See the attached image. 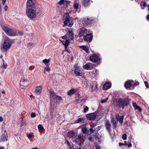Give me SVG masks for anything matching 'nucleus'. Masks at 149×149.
I'll use <instances>...</instances> for the list:
<instances>
[{
    "label": "nucleus",
    "mask_w": 149,
    "mask_h": 149,
    "mask_svg": "<svg viewBox=\"0 0 149 149\" xmlns=\"http://www.w3.org/2000/svg\"><path fill=\"white\" fill-rule=\"evenodd\" d=\"M66 31H68L66 35L61 37L62 39L65 40V42L63 40L60 39L59 40V41L61 42L62 43V45L64 46L65 51L70 54L71 52L68 50L67 47L69 45L70 41L72 40L74 38L72 30L71 29L67 28Z\"/></svg>",
    "instance_id": "nucleus-1"
},
{
    "label": "nucleus",
    "mask_w": 149,
    "mask_h": 149,
    "mask_svg": "<svg viewBox=\"0 0 149 149\" xmlns=\"http://www.w3.org/2000/svg\"><path fill=\"white\" fill-rule=\"evenodd\" d=\"M49 93L51 105L52 109H54L56 107L57 104H59L61 102L62 98L61 96L56 95L53 90H50Z\"/></svg>",
    "instance_id": "nucleus-2"
},
{
    "label": "nucleus",
    "mask_w": 149,
    "mask_h": 149,
    "mask_svg": "<svg viewBox=\"0 0 149 149\" xmlns=\"http://www.w3.org/2000/svg\"><path fill=\"white\" fill-rule=\"evenodd\" d=\"M2 27L3 31L9 36H22L23 35V33L21 31L14 30L5 26H3Z\"/></svg>",
    "instance_id": "nucleus-3"
},
{
    "label": "nucleus",
    "mask_w": 149,
    "mask_h": 149,
    "mask_svg": "<svg viewBox=\"0 0 149 149\" xmlns=\"http://www.w3.org/2000/svg\"><path fill=\"white\" fill-rule=\"evenodd\" d=\"M65 17V19L64 21V24L63 26L64 27L66 25L69 27H72L73 24V19L69 15L68 13H66L64 14Z\"/></svg>",
    "instance_id": "nucleus-4"
},
{
    "label": "nucleus",
    "mask_w": 149,
    "mask_h": 149,
    "mask_svg": "<svg viewBox=\"0 0 149 149\" xmlns=\"http://www.w3.org/2000/svg\"><path fill=\"white\" fill-rule=\"evenodd\" d=\"M26 14L29 18L32 19L36 17L37 13L34 8L27 9Z\"/></svg>",
    "instance_id": "nucleus-5"
},
{
    "label": "nucleus",
    "mask_w": 149,
    "mask_h": 149,
    "mask_svg": "<svg viewBox=\"0 0 149 149\" xmlns=\"http://www.w3.org/2000/svg\"><path fill=\"white\" fill-rule=\"evenodd\" d=\"M129 102L128 99L125 98L123 100L122 98L118 99L117 102V105L120 107H122L123 109L124 106H126Z\"/></svg>",
    "instance_id": "nucleus-6"
},
{
    "label": "nucleus",
    "mask_w": 149,
    "mask_h": 149,
    "mask_svg": "<svg viewBox=\"0 0 149 149\" xmlns=\"http://www.w3.org/2000/svg\"><path fill=\"white\" fill-rule=\"evenodd\" d=\"M13 40H11L9 38H6L4 40L3 45V48L5 49H8L11 47L12 43L13 42Z\"/></svg>",
    "instance_id": "nucleus-7"
},
{
    "label": "nucleus",
    "mask_w": 149,
    "mask_h": 149,
    "mask_svg": "<svg viewBox=\"0 0 149 149\" xmlns=\"http://www.w3.org/2000/svg\"><path fill=\"white\" fill-rule=\"evenodd\" d=\"M35 0H27L26 4L27 9L34 8Z\"/></svg>",
    "instance_id": "nucleus-8"
},
{
    "label": "nucleus",
    "mask_w": 149,
    "mask_h": 149,
    "mask_svg": "<svg viewBox=\"0 0 149 149\" xmlns=\"http://www.w3.org/2000/svg\"><path fill=\"white\" fill-rule=\"evenodd\" d=\"M20 87L23 89L25 86H26L28 85V81L25 78L23 77L22 78L20 81Z\"/></svg>",
    "instance_id": "nucleus-9"
},
{
    "label": "nucleus",
    "mask_w": 149,
    "mask_h": 149,
    "mask_svg": "<svg viewBox=\"0 0 149 149\" xmlns=\"http://www.w3.org/2000/svg\"><path fill=\"white\" fill-rule=\"evenodd\" d=\"M74 72L77 76H82L83 75L81 68L79 66H77L75 68Z\"/></svg>",
    "instance_id": "nucleus-10"
},
{
    "label": "nucleus",
    "mask_w": 149,
    "mask_h": 149,
    "mask_svg": "<svg viewBox=\"0 0 149 149\" xmlns=\"http://www.w3.org/2000/svg\"><path fill=\"white\" fill-rule=\"evenodd\" d=\"M96 117V114L95 112L88 114L86 115V118L87 119L90 120H94Z\"/></svg>",
    "instance_id": "nucleus-11"
},
{
    "label": "nucleus",
    "mask_w": 149,
    "mask_h": 149,
    "mask_svg": "<svg viewBox=\"0 0 149 149\" xmlns=\"http://www.w3.org/2000/svg\"><path fill=\"white\" fill-rule=\"evenodd\" d=\"M42 86H36L35 88V93L37 95H40L42 93Z\"/></svg>",
    "instance_id": "nucleus-12"
},
{
    "label": "nucleus",
    "mask_w": 149,
    "mask_h": 149,
    "mask_svg": "<svg viewBox=\"0 0 149 149\" xmlns=\"http://www.w3.org/2000/svg\"><path fill=\"white\" fill-rule=\"evenodd\" d=\"M133 83V81L132 80H128L126 81L125 83L124 86L125 87L128 89L130 88L132 84Z\"/></svg>",
    "instance_id": "nucleus-13"
},
{
    "label": "nucleus",
    "mask_w": 149,
    "mask_h": 149,
    "mask_svg": "<svg viewBox=\"0 0 149 149\" xmlns=\"http://www.w3.org/2000/svg\"><path fill=\"white\" fill-rule=\"evenodd\" d=\"M87 29L85 28H82L80 31L79 33V35L80 37L83 36L84 34L87 33Z\"/></svg>",
    "instance_id": "nucleus-14"
},
{
    "label": "nucleus",
    "mask_w": 149,
    "mask_h": 149,
    "mask_svg": "<svg viewBox=\"0 0 149 149\" xmlns=\"http://www.w3.org/2000/svg\"><path fill=\"white\" fill-rule=\"evenodd\" d=\"M116 117L117 120L121 124L123 123L124 118V116H119L118 114L116 115Z\"/></svg>",
    "instance_id": "nucleus-15"
},
{
    "label": "nucleus",
    "mask_w": 149,
    "mask_h": 149,
    "mask_svg": "<svg viewBox=\"0 0 149 149\" xmlns=\"http://www.w3.org/2000/svg\"><path fill=\"white\" fill-rule=\"evenodd\" d=\"M92 38L93 37L92 35L90 34H88L84 37V39L85 40L91 42Z\"/></svg>",
    "instance_id": "nucleus-16"
},
{
    "label": "nucleus",
    "mask_w": 149,
    "mask_h": 149,
    "mask_svg": "<svg viewBox=\"0 0 149 149\" xmlns=\"http://www.w3.org/2000/svg\"><path fill=\"white\" fill-rule=\"evenodd\" d=\"M105 126L106 127V129L107 131L109 133H110L111 125H110V122L109 120H107L106 121L105 123Z\"/></svg>",
    "instance_id": "nucleus-17"
},
{
    "label": "nucleus",
    "mask_w": 149,
    "mask_h": 149,
    "mask_svg": "<svg viewBox=\"0 0 149 149\" xmlns=\"http://www.w3.org/2000/svg\"><path fill=\"white\" fill-rule=\"evenodd\" d=\"M98 59L99 58L98 56L95 55L91 56L90 57V59L91 60L94 62H97Z\"/></svg>",
    "instance_id": "nucleus-18"
},
{
    "label": "nucleus",
    "mask_w": 149,
    "mask_h": 149,
    "mask_svg": "<svg viewBox=\"0 0 149 149\" xmlns=\"http://www.w3.org/2000/svg\"><path fill=\"white\" fill-rule=\"evenodd\" d=\"M111 84L110 82L106 83L103 85V88L104 90H106L110 88L111 86Z\"/></svg>",
    "instance_id": "nucleus-19"
},
{
    "label": "nucleus",
    "mask_w": 149,
    "mask_h": 149,
    "mask_svg": "<svg viewBox=\"0 0 149 149\" xmlns=\"http://www.w3.org/2000/svg\"><path fill=\"white\" fill-rule=\"evenodd\" d=\"M4 133L2 136L1 140V141H5L7 140V133L6 130L4 131Z\"/></svg>",
    "instance_id": "nucleus-20"
},
{
    "label": "nucleus",
    "mask_w": 149,
    "mask_h": 149,
    "mask_svg": "<svg viewBox=\"0 0 149 149\" xmlns=\"http://www.w3.org/2000/svg\"><path fill=\"white\" fill-rule=\"evenodd\" d=\"M91 22V20L88 18H85L83 19V23L84 25H87L90 23Z\"/></svg>",
    "instance_id": "nucleus-21"
},
{
    "label": "nucleus",
    "mask_w": 149,
    "mask_h": 149,
    "mask_svg": "<svg viewBox=\"0 0 149 149\" xmlns=\"http://www.w3.org/2000/svg\"><path fill=\"white\" fill-rule=\"evenodd\" d=\"M79 47L85 51L87 53H89V48L88 46H80Z\"/></svg>",
    "instance_id": "nucleus-22"
},
{
    "label": "nucleus",
    "mask_w": 149,
    "mask_h": 149,
    "mask_svg": "<svg viewBox=\"0 0 149 149\" xmlns=\"http://www.w3.org/2000/svg\"><path fill=\"white\" fill-rule=\"evenodd\" d=\"M111 121V123H112V126H113V128H116L118 123L117 121L114 118H113Z\"/></svg>",
    "instance_id": "nucleus-23"
},
{
    "label": "nucleus",
    "mask_w": 149,
    "mask_h": 149,
    "mask_svg": "<svg viewBox=\"0 0 149 149\" xmlns=\"http://www.w3.org/2000/svg\"><path fill=\"white\" fill-rule=\"evenodd\" d=\"M91 64L90 63H87L84 66V68L86 70L90 69L92 68L91 67Z\"/></svg>",
    "instance_id": "nucleus-24"
},
{
    "label": "nucleus",
    "mask_w": 149,
    "mask_h": 149,
    "mask_svg": "<svg viewBox=\"0 0 149 149\" xmlns=\"http://www.w3.org/2000/svg\"><path fill=\"white\" fill-rule=\"evenodd\" d=\"M68 137L70 138H73L74 136V133L73 131H69L67 133Z\"/></svg>",
    "instance_id": "nucleus-25"
},
{
    "label": "nucleus",
    "mask_w": 149,
    "mask_h": 149,
    "mask_svg": "<svg viewBox=\"0 0 149 149\" xmlns=\"http://www.w3.org/2000/svg\"><path fill=\"white\" fill-rule=\"evenodd\" d=\"M132 105L135 109L138 110L139 111H141V109L140 107L138 106L136 103H133Z\"/></svg>",
    "instance_id": "nucleus-26"
},
{
    "label": "nucleus",
    "mask_w": 149,
    "mask_h": 149,
    "mask_svg": "<svg viewBox=\"0 0 149 149\" xmlns=\"http://www.w3.org/2000/svg\"><path fill=\"white\" fill-rule=\"evenodd\" d=\"M46 66L44 67V70L43 72L44 74L45 73L46 71H47L48 72H49L51 70V68L49 67V65H46Z\"/></svg>",
    "instance_id": "nucleus-27"
},
{
    "label": "nucleus",
    "mask_w": 149,
    "mask_h": 149,
    "mask_svg": "<svg viewBox=\"0 0 149 149\" xmlns=\"http://www.w3.org/2000/svg\"><path fill=\"white\" fill-rule=\"evenodd\" d=\"M75 89L74 88L68 91V95L70 96H72L74 93Z\"/></svg>",
    "instance_id": "nucleus-28"
},
{
    "label": "nucleus",
    "mask_w": 149,
    "mask_h": 149,
    "mask_svg": "<svg viewBox=\"0 0 149 149\" xmlns=\"http://www.w3.org/2000/svg\"><path fill=\"white\" fill-rule=\"evenodd\" d=\"M73 7L74 9L77 10L79 9V4L75 2L74 3L73 5Z\"/></svg>",
    "instance_id": "nucleus-29"
},
{
    "label": "nucleus",
    "mask_w": 149,
    "mask_h": 149,
    "mask_svg": "<svg viewBox=\"0 0 149 149\" xmlns=\"http://www.w3.org/2000/svg\"><path fill=\"white\" fill-rule=\"evenodd\" d=\"M90 1L89 0H84L82 1V3L83 6H87L88 5V2Z\"/></svg>",
    "instance_id": "nucleus-30"
},
{
    "label": "nucleus",
    "mask_w": 149,
    "mask_h": 149,
    "mask_svg": "<svg viewBox=\"0 0 149 149\" xmlns=\"http://www.w3.org/2000/svg\"><path fill=\"white\" fill-rule=\"evenodd\" d=\"M87 99V98L86 97L83 98L82 99H78V100H76L75 101L77 102H78L79 101H81V102H85L86 100Z\"/></svg>",
    "instance_id": "nucleus-31"
},
{
    "label": "nucleus",
    "mask_w": 149,
    "mask_h": 149,
    "mask_svg": "<svg viewBox=\"0 0 149 149\" xmlns=\"http://www.w3.org/2000/svg\"><path fill=\"white\" fill-rule=\"evenodd\" d=\"M92 74H94V76H96L98 74V71L97 70L95 69L92 72H91Z\"/></svg>",
    "instance_id": "nucleus-32"
},
{
    "label": "nucleus",
    "mask_w": 149,
    "mask_h": 149,
    "mask_svg": "<svg viewBox=\"0 0 149 149\" xmlns=\"http://www.w3.org/2000/svg\"><path fill=\"white\" fill-rule=\"evenodd\" d=\"M50 61V59H45L42 60V62L45 64L46 66V65H48L47 64L49 63Z\"/></svg>",
    "instance_id": "nucleus-33"
},
{
    "label": "nucleus",
    "mask_w": 149,
    "mask_h": 149,
    "mask_svg": "<svg viewBox=\"0 0 149 149\" xmlns=\"http://www.w3.org/2000/svg\"><path fill=\"white\" fill-rule=\"evenodd\" d=\"M70 1H69L65 0L64 5L67 6L70 4Z\"/></svg>",
    "instance_id": "nucleus-34"
},
{
    "label": "nucleus",
    "mask_w": 149,
    "mask_h": 149,
    "mask_svg": "<svg viewBox=\"0 0 149 149\" xmlns=\"http://www.w3.org/2000/svg\"><path fill=\"white\" fill-rule=\"evenodd\" d=\"M84 120V118H79L76 121V123H79L80 122L83 121Z\"/></svg>",
    "instance_id": "nucleus-35"
},
{
    "label": "nucleus",
    "mask_w": 149,
    "mask_h": 149,
    "mask_svg": "<svg viewBox=\"0 0 149 149\" xmlns=\"http://www.w3.org/2000/svg\"><path fill=\"white\" fill-rule=\"evenodd\" d=\"M87 131V129L86 127H82L81 129V131L84 134H85Z\"/></svg>",
    "instance_id": "nucleus-36"
},
{
    "label": "nucleus",
    "mask_w": 149,
    "mask_h": 149,
    "mask_svg": "<svg viewBox=\"0 0 149 149\" xmlns=\"http://www.w3.org/2000/svg\"><path fill=\"white\" fill-rule=\"evenodd\" d=\"M38 127L39 131L43 130H44L43 127L41 125H39Z\"/></svg>",
    "instance_id": "nucleus-37"
},
{
    "label": "nucleus",
    "mask_w": 149,
    "mask_h": 149,
    "mask_svg": "<svg viewBox=\"0 0 149 149\" xmlns=\"http://www.w3.org/2000/svg\"><path fill=\"white\" fill-rule=\"evenodd\" d=\"M3 65H2V67H3L4 68L6 69L7 68V64L4 62V60L3 59Z\"/></svg>",
    "instance_id": "nucleus-38"
},
{
    "label": "nucleus",
    "mask_w": 149,
    "mask_h": 149,
    "mask_svg": "<svg viewBox=\"0 0 149 149\" xmlns=\"http://www.w3.org/2000/svg\"><path fill=\"white\" fill-rule=\"evenodd\" d=\"M145 7L146 6V2H144L141 3V8L142 9H143L144 8L142 7V6Z\"/></svg>",
    "instance_id": "nucleus-39"
},
{
    "label": "nucleus",
    "mask_w": 149,
    "mask_h": 149,
    "mask_svg": "<svg viewBox=\"0 0 149 149\" xmlns=\"http://www.w3.org/2000/svg\"><path fill=\"white\" fill-rule=\"evenodd\" d=\"M63 57L65 59V60H68L70 58V56L68 54L65 55Z\"/></svg>",
    "instance_id": "nucleus-40"
},
{
    "label": "nucleus",
    "mask_w": 149,
    "mask_h": 149,
    "mask_svg": "<svg viewBox=\"0 0 149 149\" xmlns=\"http://www.w3.org/2000/svg\"><path fill=\"white\" fill-rule=\"evenodd\" d=\"M65 0H60L58 2V4L60 5L63 4L64 5Z\"/></svg>",
    "instance_id": "nucleus-41"
},
{
    "label": "nucleus",
    "mask_w": 149,
    "mask_h": 149,
    "mask_svg": "<svg viewBox=\"0 0 149 149\" xmlns=\"http://www.w3.org/2000/svg\"><path fill=\"white\" fill-rule=\"evenodd\" d=\"M27 137L31 141L32 140V135L31 134H29L27 135Z\"/></svg>",
    "instance_id": "nucleus-42"
},
{
    "label": "nucleus",
    "mask_w": 149,
    "mask_h": 149,
    "mask_svg": "<svg viewBox=\"0 0 149 149\" xmlns=\"http://www.w3.org/2000/svg\"><path fill=\"white\" fill-rule=\"evenodd\" d=\"M108 99V97H107L104 100H102L101 101V103L102 104H103V103H104L106 102L107 101Z\"/></svg>",
    "instance_id": "nucleus-43"
},
{
    "label": "nucleus",
    "mask_w": 149,
    "mask_h": 149,
    "mask_svg": "<svg viewBox=\"0 0 149 149\" xmlns=\"http://www.w3.org/2000/svg\"><path fill=\"white\" fill-rule=\"evenodd\" d=\"M25 121L22 119L21 121V126H22L23 125H25Z\"/></svg>",
    "instance_id": "nucleus-44"
},
{
    "label": "nucleus",
    "mask_w": 149,
    "mask_h": 149,
    "mask_svg": "<svg viewBox=\"0 0 149 149\" xmlns=\"http://www.w3.org/2000/svg\"><path fill=\"white\" fill-rule=\"evenodd\" d=\"M95 146L96 149H101V147L97 143H95Z\"/></svg>",
    "instance_id": "nucleus-45"
},
{
    "label": "nucleus",
    "mask_w": 149,
    "mask_h": 149,
    "mask_svg": "<svg viewBox=\"0 0 149 149\" xmlns=\"http://www.w3.org/2000/svg\"><path fill=\"white\" fill-rule=\"evenodd\" d=\"M88 108L87 106H86L85 108L84 109L83 112L84 113H86L88 111Z\"/></svg>",
    "instance_id": "nucleus-46"
},
{
    "label": "nucleus",
    "mask_w": 149,
    "mask_h": 149,
    "mask_svg": "<svg viewBox=\"0 0 149 149\" xmlns=\"http://www.w3.org/2000/svg\"><path fill=\"white\" fill-rule=\"evenodd\" d=\"M127 135L126 134H124L123 135L122 138L123 140H125L127 139Z\"/></svg>",
    "instance_id": "nucleus-47"
},
{
    "label": "nucleus",
    "mask_w": 149,
    "mask_h": 149,
    "mask_svg": "<svg viewBox=\"0 0 149 149\" xmlns=\"http://www.w3.org/2000/svg\"><path fill=\"white\" fill-rule=\"evenodd\" d=\"M31 116L32 118H34L36 117V115L35 112H33L31 114Z\"/></svg>",
    "instance_id": "nucleus-48"
},
{
    "label": "nucleus",
    "mask_w": 149,
    "mask_h": 149,
    "mask_svg": "<svg viewBox=\"0 0 149 149\" xmlns=\"http://www.w3.org/2000/svg\"><path fill=\"white\" fill-rule=\"evenodd\" d=\"M144 83L145 85V86H146V87L147 88H149V86L148 85V83L146 81H144Z\"/></svg>",
    "instance_id": "nucleus-49"
},
{
    "label": "nucleus",
    "mask_w": 149,
    "mask_h": 149,
    "mask_svg": "<svg viewBox=\"0 0 149 149\" xmlns=\"http://www.w3.org/2000/svg\"><path fill=\"white\" fill-rule=\"evenodd\" d=\"M130 141H128V143H129V144H127V145L128 146V147H130L131 146H132V144L130 143Z\"/></svg>",
    "instance_id": "nucleus-50"
},
{
    "label": "nucleus",
    "mask_w": 149,
    "mask_h": 149,
    "mask_svg": "<svg viewBox=\"0 0 149 149\" xmlns=\"http://www.w3.org/2000/svg\"><path fill=\"white\" fill-rule=\"evenodd\" d=\"M76 97H77L78 98H79V99H80L81 98V97H80V94L79 93H77Z\"/></svg>",
    "instance_id": "nucleus-51"
},
{
    "label": "nucleus",
    "mask_w": 149,
    "mask_h": 149,
    "mask_svg": "<svg viewBox=\"0 0 149 149\" xmlns=\"http://www.w3.org/2000/svg\"><path fill=\"white\" fill-rule=\"evenodd\" d=\"M139 84V83L137 81L135 82L134 84L133 85L134 86H136V85H138Z\"/></svg>",
    "instance_id": "nucleus-52"
},
{
    "label": "nucleus",
    "mask_w": 149,
    "mask_h": 149,
    "mask_svg": "<svg viewBox=\"0 0 149 149\" xmlns=\"http://www.w3.org/2000/svg\"><path fill=\"white\" fill-rule=\"evenodd\" d=\"M75 139V140L73 139V141L75 143H78V142H79V140L78 139Z\"/></svg>",
    "instance_id": "nucleus-53"
},
{
    "label": "nucleus",
    "mask_w": 149,
    "mask_h": 149,
    "mask_svg": "<svg viewBox=\"0 0 149 149\" xmlns=\"http://www.w3.org/2000/svg\"><path fill=\"white\" fill-rule=\"evenodd\" d=\"M66 144H67V145L68 146H70V143H69V141H68V140H66Z\"/></svg>",
    "instance_id": "nucleus-54"
},
{
    "label": "nucleus",
    "mask_w": 149,
    "mask_h": 149,
    "mask_svg": "<svg viewBox=\"0 0 149 149\" xmlns=\"http://www.w3.org/2000/svg\"><path fill=\"white\" fill-rule=\"evenodd\" d=\"M2 3L3 5H4L6 0H2Z\"/></svg>",
    "instance_id": "nucleus-55"
},
{
    "label": "nucleus",
    "mask_w": 149,
    "mask_h": 149,
    "mask_svg": "<svg viewBox=\"0 0 149 149\" xmlns=\"http://www.w3.org/2000/svg\"><path fill=\"white\" fill-rule=\"evenodd\" d=\"M3 120V118L2 117L0 116V122H2Z\"/></svg>",
    "instance_id": "nucleus-56"
},
{
    "label": "nucleus",
    "mask_w": 149,
    "mask_h": 149,
    "mask_svg": "<svg viewBox=\"0 0 149 149\" xmlns=\"http://www.w3.org/2000/svg\"><path fill=\"white\" fill-rule=\"evenodd\" d=\"M4 10H5V11H7V10L8 9V6H5V7H4Z\"/></svg>",
    "instance_id": "nucleus-57"
},
{
    "label": "nucleus",
    "mask_w": 149,
    "mask_h": 149,
    "mask_svg": "<svg viewBox=\"0 0 149 149\" xmlns=\"http://www.w3.org/2000/svg\"><path fill=\"white\" fill-rule=\"evenodd\" d=\"M90 131L91 132H94V130H93V128H91L90 129Z\"/></svg>",
    "instance_id": "nucleus-58"
},
{
    "label": "nucleus",
    "mask_w": 149,
    "mask_h": 149,
    "mask_svg": "<svg viewBox=\"0 0 149 149\" xmlns=\"http://www.w3.org/2000/svg\"><path fill=\"white\" fill-rule=\"evenodd\" d=\"M146 18L148 21H149V14L147 15V16Z\"/></svg>",
    "instance_id": "nucleus-59"
},
{
    "label": "nucleus",
    "mask_w": 149,
    "mask_h": 149,
    "mask_svg": "<svg viewBox=\"0 0 149 149\" xmlns=\"http://www.w3.org/2000/svg\"><path fill=\"white\" fill-rule=\"evenodd\" d=\"M119 145H120V146H122V145H124V144L123 143H119Z\"/></svg>",
    "instance_id": "nucleus-60"
},
{
    "label": "nucleus",
    "mask_w": 149,
    "mask_h": 149,
    "mask_svg": "<svg viewBox=\"0 0 149 149\" xmlns=\"http://www.w3.org/2000/svg\"><path fill=\"white\" fill-rule=\"evenodd\" d=\"M88 139L89 140L91 141L92 140V138L90 136L89 137H88Z\"/></svg>",
    "instance_id": "nucleus-61"
},
{
    "label": "nucleus",
    "mask_w": 149,
    "mask_h": 149,
    "mask_svg": "<svg viewBox=\"0 0 149 149\" xmlns=\"http://www.w3.org/2000/svg\"><path fill=\"white\" fill-rule=\"evenodd\" d=\"M33 69V68H32V67L31 66L30 67H29V69L30 70H32V69Z\"/></svg>",
    "instance_id": "nucleus-62"
},
{
    "label": "nucleus",
    "mask_w": 149,
    "mask_h": 149,
    "mask_svg": "<svg viewBox=\"0 0 149 149\" xmlns=\"http://www.w3.org/2000/svg\"><path fill=\"white\" fill-rule=\"evenodd\" d=\"M4 148L3 147H0V149H4Z\"/></svg>",
    "instance_id": "nucleus-63"
},
{
    "label": "nucleus",
    "mask_w": 149,
    "mask_h": 149,
    "mask_svg": "<svg viewBox=\"0 0 149 149\" xmlns=\"http://www.w3.org/2000/svg\"><path fill=\"white\" fill-rule=\"evenodd\" d=\"M31 149H38V148L37 147Z\"/></svg>",
    "instance_id": "nucleus-64"
}]
</instances>
